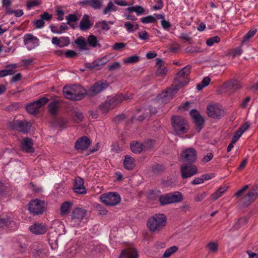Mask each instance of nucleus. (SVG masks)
<instances>
[{
	"mask_svg": "<svg viewBox=\"0 0 258 258\" xmlns=\"http://www.w3.org/2000/svg\"><path fill=\"white\" fill-rule=\"evenodd\" d=\"M191 68V67L190 65H187L176 74L174 80V86L167 89L166 92L167 96L172 97L179 89L183 87L189 82L188 76Z\"/></svg>",
	"mask_w": 258,
	"mask_h": 258,
	"instance_id": "obj_1",
	"label": "nucleus"
},
{
	"mask_svg": "<svg viewBox=\"0 0 258 258\" xmlns=\"http://www.w3.org/2000/svg\"><path fill=\"white\" fill-rule=\"evenodd\" d=\"M62 92L66 98L74 101L80 100L87 96L86 90L81 85L65 86Z\"/></svg>",
	"mask_w": 258,
	"mask_h": 258,
	"instance_id": "obj_2",
	"label": "nucleus"
},
{
	"mask_svg": "<svg viewBox=\"0 0 258 258\" xmlns=\"http://www.w3.org/2000/svg\"><path fill=\"white\" fill-rule=\"evenodd\" d=\"M167 218L163 214H156L149 217L147 221V226L152 233H159L165 227Z\"/></svg>",
	"mask_w": 258,
	"mask_h": 258,
	"instance_id": "obj_3",
	"label": "nucleus"
},
{
	"mask_svg": "<svg viewBox=\"0 0 258 258\" xmlns=\"http://www.w3.org/2000/svg\"><path fill=\"white\" fill-rule=\"evenodd\" d=\"M171 121L172 128L177 135L185 134L189 129L187 121L181 116L172 115Z\"/></svg>",
	"mask_w": 258,
	"mask_h": 258,
	"instance_id": "obj_4",
	"label": "nucleus"
},
{
	"mask_svg": "<svg viewBox=\"0 0 258 258\" xmlns=\"http://www.w3.org/2000/svg\"><path fill=\"white\" fill-rule=\"evenodd\" d=\"M108 87L109 83L106 80H100L86 90V95L89 97H94L106 89Z\"/></svg>",
	"mask_w": 258,
	"mask_h": 258,
	"instance_id": "obj_5",
	"label": "nucleus"
},
{
	"mask_svg": "<svg viewBox=\"0 0 258 258\" xmlns=\"http://www.w3.org/2000/svg\"><path fill=\"white\" fill-rule=\"evenodd\" d=\"M182 200L183 197L180 192L166 194L159 197V202L161 206L178 203Z\"/></svg>",
	"mask_w": 258,
	"mask_h": 258,
	"instance_id": "obj_6",
	"label": "nucleus"
},
{
	"mask_svg": "<svg viewBox=\"0 0 258 258\" xmlns=\"http://www.w3.org/2000/svg\"><path fill=\"white\" fill-rule=\"evenodd\" d=\"M258 198V185H253L243 194V208L248 207Z\"/></svg>",
	"mask_w": 258,
	"mask_h": 258,
	"instance_id": "obj_7",
	"label": "nucleus"
},
{
	"mask_svg": "<svg viewBox=\"0 0 258 258\" xmlns=\"http://www.w3.org/2000/svg\"><path fill=\"white\" fill-rule=\"evenodd\" d=\"M8 127L12 130H15L23 133H27L30 130L31 123L26 120L14 119L7 124Z\"/></svg>",
	"mask_w": 258,
	"mask_h": 258,
	"instance_id": "obj_8",
	"label": "nucleus"
},
{
	"mask_svg": "<svg viewBox=\"0 0 258 258\" xmlns=\"http://www.w3.org/2000/svg\"><path fill=\"white\" fill-rule=\"evenodd\" d=\"M241 87L240 82L236 79L230 80L220 86L217 90L218 94H222L228 91L231 93L239 89Z\"/></svg>",
	"mask_w": 258,
	"mask_h": 258,
	"instance_id": "obj_9",
	"label": "nucleus"
},
{
	"mask_svg": "<svg viewBox=\"0 0 258 258\" xmlns=\"http://www.w3.org/2000/svg\"><path fill=\"white\" fill-rule=\"evenodd\" d=\"M28 209L34 215H41L45 210V202L37 199L32 200L29 203Z\"/></svg>",
	"mask_w": 258,
	"mask_h": 258,
	"instance_id": "obj_10",
	"label": "nucleus"
},
{
	"mask_svg": "<svg viewBox=\"0 0 258 258\" xmlns=\"http://www.w3.org/2000/svg\"><path fill=\"white\" fill-rule=\"evenodd\" d=\"M207 113L209 117L219 119L225 114V111L217 104H210L207 107Z\"/></svg>",
	"mask_w": 258,
	"mask_h": 258,
	"instance_id": "obj_11",
	"label": "nucleus"
},
{
	"mask_svg": "<svg viewBox=\"0 0 258 258\" xmlns=\"http://www.w3.org/2000/svg\"><path fill=\"white\" fill-rule=\"evenodd\" d=\"M101 201L107 206H113L120 202L119 195L115 192H108L101 195L100 197Z\"/></svg>",
	"mask_w": 258,
	"mask_h": 258,
	"instance_id": "obj_12",
	"label": "nucleus"
},
{
	"mask_svg": "<svg viewBox=\"0 0 258 258\" xmlns=\"http://www.w3.org/2000/svg\"><path fill=\"white\" fill-rule=\"evenodd\" d=\"M86 216V211L82 208H76L72 212L71 224L73 227L79 226Z\"/></svg>",
	"mask_w": 258,
	"mask_h": 258,
	"instance_id": "obj_13",
	"label": "nucleus"
},
{
	"mask_svg": "<svg viewBox=\"0 0 258 258\" xmlns=\"http://www.w3.org/2000/svg\"><path fill=\"white\" fill-rule=\"evenodd\" d=\"M49 99L46 97H42L38 100L30 103L26 106V110L30 114H36L39 112L40 107L46 104Z\"/></svg>",
	"mask_w": 258,
	"mask_h": 258,
	"instance_id": "obj_14",
	"label": "nucleus"
},
{
	"mask_svg": "<svg viewBox=\"0 0 258 258\" xmlns=\"http://www.w3.org/2000/svg\"><path fill=\"white\" fill-rule=\"evenodd\" d=\"M180 171L181 177L185 179L195 175L198 172V168L192 163H186L181 166Z\"/></svg>",
	"mask_w": 258,
	"mask_h": 258,
	"instance_id": "obj_15",
	"label": "nucleus"
},
{
	"mask_svg": "<svg viewBox=\"0 0 258 258\" xmlns=\"http://www.w3.org/2000/svg\"><path fill=\"white\" fill-rule=\"evenodd\" d=\"M181 157L184 162L193 163L197 159V153L194 148H189L182 151Z\"/></svg>",
	"mask_w": 258,
	"mask_h": 258,
	"instance_id": "obj_16",
	"label": "nucleus"
},
{
	"mask_svg": "<svg viewBox=\"0 0 258 258\" xmlns=\"http://www.w3.org/2000/svg\"><path fill=\"white\" fill-rule=\"evenodd\" d=\"M33 140L28 137L24 138L20 142V148L21 150L27 153H32L35 149L33 147Z\"/></svg>",
	"mask_w": 258,
	"mask_h": 258,
	"instance_id": "obj_17",
	"label": "nucleus"
},
{
	"mask_svg": "<svg viewBox=\"0 0 258 258\" xmlns=\"http://www.w3.org/2000/svg\"><path fill=\"white\" fill-rule=\"evenodd\" d=\"M73 121L76 123H79L84 119V115L82 111L77 106H70L68 109Z\"/></svg>",
	"mask_w": 258,
	"mask_h": 258,
	"instance_id": "obj_18",
	"label": "nucleus"
},
{
	"mask_svg": "<svg viewBox=\"0 0 258 258\" xmlns=\"http://www.w3.org/2000/svg\"><path fill=\"white\" fill-rule=\"evenodd\" d=\"M190 115L194 120L196 124V129L200 132L203 127L205 123L204 118L200 115V113L196 109H192L190 111Z\"/></svg>",
	"mask_w": 258,
	"mask_h": 258,
	"instance_id": "obj_19",
	"label": "nucleus"
},
{
	"mask_svg": "<svg viewBox=\"0 0 258 258\" xmlns=\"http://www.w3.org/2000/svg\"><path fill=\"white\" fill-rule=\"evenodd\" d=\"M24 43L30 50L38 45V39L32 34H27L24 37Z\"/></svg>",
	"mask_w": 258,
	"mask_h": 258,
	"instance_id": "obj_20",
	"label": "nucleus"
},
{
	"mask_svg": "<svg viewBox=\"0 0 258 258\" xmlns=\"http://www.w3.org/2000/svg\"><path fill=\"white\" fill-rule=\"evenodd\" d=\"M91 144L90 139L87 136H83L79 138L75 143V148L77 150H86Z\"/></svg>",
	"mask_w": 258,
	"mask_h": 258,
	"instance_id": "obj_21",
	"label": "nucleus"
},
{
	"mask_svg": "<svg viewBox=\"0 0 258 258\" xmlns=\"http://www.w3.org/2000/svg\"><path fill=\"white\" fill-rule=\"evenodd\" d=\"M74 191L79 194H85L87 189L84 186L83 179L79 177L75 179V184L73 188Z\"/></svg>",
	"mask_w": 258,
	"mask_h": 258,
	"instance_id": "obj_22",
	"label": "nucleus"
},
{
	"mask_svg": "<svg viewBox=\"0 0 258 258\" xmlns=\"http://www.w3.org/2000/svg\"><path fill=\"white\" fill-rule=\"evenodd\" d=\"M29 229L33 233L36 235H39L44 234L47 231V227L45 224H43L42 223H37L31 226Z\"/></svg>",
	"mask_w": 258,
	"mask_h": 258,
	"instance_id": "obj_23",
	"label": "nucleus"
},
{
	"mask_svg": "<svg viewBox=\"0 0 258 258\" xmlns=\"http://www.w3.org/2000/svg\"><path fill=\"white\" fill-rule=\"evenodd\" d=\"M138 254L137 250L134 248H129L122 250L120 253L119 258H138Z\"/></svg>",
	"mask_w": 258,
	"mask_h": 258,
	"instance_id": "obj_24",
	"label": "nucleus"
},
{
	"mask_svg": "<svg viewBox=\"0 0 258 258\" xmlns=\"http://www.w3.org/2000/svg\"><path fill=\"white\" fill-rule=\"evenodd\" d=\"M89 18L90 16L87 14L83 16L79 25V28L81 31H86L92 26L93 23L90 21Z\"/></svg>",
	"mask_w": 258,
	"mask_h": 258,
	"instance_id": "obj_25",
	"label": "nucleus"
},
{
	"mask_svg": "<svg viewBox=\"0 0 258 258\" xmlns=\"http://www.w3.org/2000/svg\"><path fill=\"white\" fill-rule=\"evenodd\" d=\"M123 165L126 169L131 170L135 167V159L130 155H125L123 161Z\"/></svg>",
	"mask_w": 258,
	"mask_h": 258,
	"instance_id": "obj_26",
	"label": "nucleus"
},
{
	"mask_svg": "<svg viewBox=\"0 0 258 258\" xmlns=\"http://www.w3.org/2000/svg\"><path fill=\"white\" fill-rule=\"evenodd\" d=\"M75 43L77 47L81 50H87L89 48L87 47V43L85 39L83 36L78 37L75 40Z\"/></svg>",
	"mask_w": 258,
	"mask_h": 258,
	"instance_id": "obj_27",
	"label": "nucleus"
},
{
	"mask_svg": "<svg viewBox=\"0 0 258 258\" xmlns=\"http://www.w3.org/2000/svg\"><path fill=\"white\" fill-rule=\"evenodd\" d=\"M122 93L116 94L114 97L109 99V101L113 108L119 105L122 102Z\"/></svg>",
	"mask_w": 258,
	"mask_h": 258,
	"instance_id": "obj_28",
	"label": "nucleus"
},
{
	"mask_svg": "<svg viewBox=\"0 0 258 258\" xmlns=\"http://www.w3.org/2000/svg\"><path fill=\"white\" fill-rule=\"evenodd\" d=\"M68 123L66 118H57L51 122L52 125L56 128H63Z\"/></svg>",
	"mask_w": 258,
	"mask_h": 258,
	"instance_id": "obj_29",
	"label": "nucleus"
},
{
	"mask_svg": "<svg viewBox=\"0 0 258 258\" xmlns=\"http://www.w3.org/2000/svg\"><path fill=\"white\" fill-rule=\"evenodd\" d=\"M87 43V44L91 47L94 48L97 46H99V47L101 46V45L98 43L96 36L94 35H90L88 36Z\"/></svg>",
	"mask_w": 258,
	"mask_h": 258,
	"instance_id": "obj_30",
	"label": "nucleus"
},
{
	"mask_svg": "<svg viewBox=\"0 0 258 258\" xmlns=\"http://www.w3.org/2000/svg\"><path fill=\"white\" fill-rule=\"evenodd\" d=\"M227 188L228 186L219 187L214 193L211 195V199L214 201H216L220 197L225 191L227 190Z\"/></svg>",
	"mask_w": 258,
	"mask_h": 258,
	"instance_id": "obj_31",
	"label": "nucleus"
},
{
	"mask_svg": "<svg viewBox=\"0 0 258 258\" xmlns=\"http://www.w3.org/2000/svg\"><path fill=\"white\" fill-rule=\"evenodd\" d=\"M131 149L133 152L139 154L143 150L142 145L137 142H132Z\"/></svg>",
	"mask_w": 258,
	"mask_h": 258,
	"instance_id": "obj_32",
	"label": "nucleus"
},
{
	"mask_svg": "<svg viewBox=\"0 0 258 258\" xmlns=\"http://www.w3.org/2000/svg\"><path fill=\"white\" fill-rule=\"evenodd\" d=\"M99 108L103 113H106L109 110L113 109L108 100L100 105Z\"/></svg>",
	"mask_w": 258,
	"mask_h": 258,
	"instance_id": "obj_33",
	"label": "nucleus"
},
{
	"mask_svg": "<svg viewBox=\"0 0 258 258\" xmlns=\"http://www.w3.org/2000/svg\"><path fill=\"white\" fill-rule=\"evenodd\" d=\"M211 82V79L208 77H205L201 82L197 86V88L199 91L202 90L204 88L208 86Z\"/></svg>",
	"mask_w": 258,
	"mask_h": 258,
	"instance_id": "obj_34",
	"label": "nucleus"
},
{
	"mask_svg": "<svg viewBox=\"0 0 258 258\" xmlns=\"http://www.w3.org/2000/svg\"><path fill=\"white\" fill-rule=\"evenodd\" d=\"M49 112L52 115H55L58 110L57 102L53 101L50 102L48 105Z\"/></svg>",
	"mask_w": 258,
	"mask_h": 258,
	"instance_id": "obj_35",
	"label": "nucleus"
},
{
	"mask_svg": "<svg viewBox=\"0 0 258 258\" xmlns=\"http://www.w3.org/2000/svg\"><path fill=\"white\" fill-rule=\"evenodd\" d=\"M241 53V49L240 47L234 49H230L228 51V53L226 54V56H232L235 57L239 56Z\"/></svg>",
	"mask_w": 258,
	"mask_h": 258,
	"instance_id": "obj_36",
	"label": "nucleus"
},
{
	"mask_svg": "<svg viewBox=\"0 0 258 258\" xmlns=\"http://www.w3.org/2000/svg\"><path fill=\"white\" fill-rule=\"evenodd\" d=\"M178 247L176 246H173L168 248L165 251L163 255V257L168 258L170 257L173 253L175 252L178 250Z\"/></svg>",
	"mask_w": 258,
	"mask_h": 258,
	"instance_id": "obj_37",
	"label": "nucleus"
},
{
	"mask_svg": "<svg viewBox=\"0 0 258 258\" xmlns=\"http://www.w3.org/2000/svg\"><path fill=\"white\" fill-rule=\"evenodd\" d=\"M109 61L108 58L107 56H105L100 59L95 60L96 63H97V68H96V70H99L101 69V68L106 64Z\"/></svg>",
	"mask_w": 258,
	"mask_h": 258,
	"instance_id": "obj_38",
	"label": "nucleus"
},
{
	"mask_svg": "<svg viewBox=\"0 0 258 258\" xmlns=\"http://www.w3.org/2000/svg\"><path fill=\"white\" fill-rule=\"evenodd\" d=\"M117 8L115 7V6L113 4V3L112 2H110L107 4V5L103 10V14L106 15L110 12H115Z\"/></svg>",
	"mask_w": 258,
	"mask_h": 258,
	"instance_id": "obj_39",
	"label": "nucleus"
},
{
	"mask_svg": "<svg viewBox=\"0 0 258 258\" xmlns=\"http://www.w3.org/2000/svg\"><path fill=\"white\" fill-rule=\"evenodd\" d=\"M206 248L208 249L209 252L216 253L218 250V244L214 242H210L206 246Z\"/></svg>",
	"mask_w": 258,
	"mask_h": 258,
	"instance_id": "obj_40",
	"label": "nucleus"
},
{
	"mask_svg": "<svg viewBox=\"0 0 258 258\" xmlns=\"http://www.w3.org/2000/svg\"><path fill=\"white\" fill-rule=\"evenodd\" d=\"M12 220L10 218L6 217L5 218H0V228H4L8 227L11 224Z\"/></svg>",
	"mask_w": 258,
	"mask_h": 258,
	"instance_id": "obj_41",
	"label": "nucleus"
},
{
	"mask_svg": "<svg viewBox=\"0 0 258 258\" xmlns=\"http://www.w3.org/2000/svg\"><path fill=\"white\" fill-rule=\"evenodd\" d=\"M71 203L70 202H65L63 203L60 206V213L63 215L68 212L71 208Z\"/></svg>",
	"mask_w": 258,
	"mask_h": 258,
	"instance_id": "obj_42",
	"label": "nucleus"
},
{
	"mask_svg": "<svg viewBox=\"0 0 258 258\" xmlns=\"http://www.w3.org/2000/svg\"><path fill=\"white\" fill-rule=\"evenodd\" d=\"M220 41V38L218 36L212 37L208 39L206 41V44L209 46H212L215 43H218Z\"/></svg>",
	"mask_w": 258,
	"mask_h": 258,
	"instance_id": "obj_43",
	"label": "nucleus"
},
{
	"mask_svg": "<svg viewBox=\"0 0 258 258\" xmlns=\"http://www.w3.org/2000/svg\"><path fill=\"white\" fill-rule=\"evenodd\" d=\"M102 6L101 0H91L90 7L95 10H99Z\"/></svg>",
	"mask_w": 258,
	"mask_h": 258,
	"instance_id": "obj_44",
	"label": "nucleus"
},
{
	"mask_svg": "<svg viewBox=\"0 0 258 258\" xmlns=\"http://www.w3.org/2000/svg\"><path fill=\"white\" fill-rule=\"evenodd\" d=\"M141 21L143 23H153L156 22V19L155 17L149 15L145 17H143L141 19Z\"/></svg>",
	"mask_w": 258,
	"mask_h": 258,
	"instance_id": "obj_45",
	"label": "nucleus"
},
{
	"mask_svg": "<svg viewBox=\"0 0 258 258\" xmlns=\"http://www.w3.org/2000/svg\"><path fill=\"white\" fill-rule=\"evenodd\" d=\"M140 58L138 56L133 55L123 59V62L125 63H134L139 61Z\"/></svg>",
	"mask_w": 258,
	"mask_h": 258,
	"instance_id": "obj_46",
	"label": "nucleus"
},
{
	"mask_svg": "<svg viewBox=\"0 0 258 258\" xmlns=\"http://www.w3.org/2000/svg\"><path fill=\"white\" fill-rule=\"evenodd\" d=\"M128 10L131 12H136L138 14H141L144 13V8L140 6H136L134 7H129Z\"/></svg>",
	"mask_w": 258,
	"mask_h": 258,
	"instance_id": "obj_47",
	"label": "nucleus"
},
{
	"mask_svg": "<svg viewBox=\"0 0 258 258\" xmlns=\"http://www.w3.org/2000/svg\"><path fill=\"white\" fill-rule=\"evenodd\" d=\"M2 4L3 7L5 8L6 14L12 13V12L10 11L11 10L10 8L12 4L11 0H3Z\"/></svg>",
	"mask_w": 258,
	"mask_h": 258,
	"instance_id": "obj_48",
	"label": "nucleus"
},
{
	"mask_svg": "<svg viewBox=\"0 0 258 258\" xmlns=\"http://www.w3.org/2000/svg\"><path fill=\"white\" fill-rule=\"evenodd\" d=\"M207 194L206 191H203L202 192H199L197 194L194 198L195 201L199 202L202 201L204 199L206 198Z\"/></svg>",
	"mask_w": 258,
	"mask_h": 258,
	"instance_id": "obj_49",
	"label": "nucleus"
},
{
	"mask_svg": "<svg viewBox=\"0 0 258 258\" xmlns=\"http://www.w3.org/2000/svg\"><path fill=\"white\" fill-rule=\"evenodd\" d=\"M33 254L35 258H38L43 257L45 255V252L44 249H34Z\"/></svg>",
	"mask_w": 258,
	"mask_h": 258,
	"instance_id": "obj_50",
	"label": "nucleus"
},
{
	"mask_svg": "<svg viewBox=\"0 0 258 258\" xmlns=\"http://www.w3.org/2000/svg\"><path fill=\"white\" fill-rule=\"evenodd\" d=\"M41 4V1L33 0L29 1L27 3V7L28 9H30L31 8L38 6Z\"/></svg>",
	"mask_w": 258,
	"mask_h": 258,
	"instance_id": "obj_51",
	"label": "nucleus"
},
{
	"mask_svg": "<svg viewBox=\"0 0 258 258\" xmlns=\"http://www.w3.org/2000/svg\"><path fill=\"white\" fill-rule=\"evenodd\" d=\"M242 135V125L240 126L235 135L232 137L231 142L235 143Z\"/></svg>",
	"mask_w": 258,
	"mask_h": 258,
	"instance_id": "obj_52",
	"label": "nucleus"
},
{
	"mask_svg": "<svg viewBox=\"0 0 258 258\" xmlns=\"http://www.w3.org/2000/svg\"><path fill=\"white\" fill-rule=\"evenodd\" d=\"M67 20V24H70V23L76 22L78 20V18L75 14H69L66 17Z\"/></svg>",
	"mask_w": 258,
	"mask_h": 258,
	"instance_id": "obj_53",
	"label": "nucleus"
},
{
	"mask_svg": "<svg viewBox=\"0 0 258 258\" xmlns=\"http://www.w3.org/2000/svg\"><path fill=\"white\" fill-rule=\"evenodd\" d=\"M256 31V30H250L245 36L244 39H243V43L244 42L248 41L249 40L254 36L255 34Z\"/></svg>",
	"mask_w": 258,
	"mask_h": 258,
	"instance_id": "obj_54",
	"label": "nucleus"
},
{
	"mask_svg": "<svg viewBox=\"0 0 258 258\" xmlns=\"http://www.w3.org/2000/svg\"><path fill=\"white\" fill-rule=\"evenodd\" d=\"M163 169H164V168H163V166L159 164H156L155 165H154L152 167V171L155 174L159 173L160 172L163 171Z\"/></svg>",
	"mask_w": 258,
	"mask_h": 258,
	"instance_id": "obj_55",
	"label": "nucleus"
},
{
	"mask_svg": "<svg viewBox=\"0 0 258 258\" xmlns=\"http://www.w3.org/2000/svg\"><path fill=\"white\" fill-rule=\"evenodd\" d=\"M120 67V63L119 62H115L108 66V70L110 71H113L119 69Z\"/></svg>",
	"mask_w": 258,
	"mask_h": 258,
	"instance_id": "obj_56",
	"label": "nucleus"
},
{
	"mask_svg": "<svg viewBox=\"0 0 258 258\" xmlns=\"http://www.w3.org/2000/svg\"><path fill=\"white\" fill-rule=\"evenodd\" d=\"M60 47H63L64 46H68L70 43V40L68 37H60Z\"/></svg>",
	"mask_w": 258,
	"mask_h": 258,
	"instance_id": "obj_57",
	"label": "nucleus"
},
{
	"mask_svg": "<svg viewBox=\"0 0 258 258\" xmlns=\"http://www.w3.org/2000/svg\"><path fill=\"white\" fill-rule=\"evenodd\" d=\"M14 74V71L12 69H7L0 71V77H4L8 75Z\"/></svg>",
	"mask_w": 258,
	"mask_h": 258,
	"instance_id": "obj_58",
	"label": "nucleus"
},
{
	"mask_svg": "<svg viewBox=\"0 0 258 258\" xmlns=\"http://www.w3.org/2000/svg\"><path fill=\"white\" fill-rule=\"evenodd\" d=\"M40 18L44 21V20L49 21L52 18V15L48 12H44L40 15Z\"/></svg>",
	"mask_w": 258,
	"mask_h": 258,
	"instance_id": "obj_59",
	"label": "nucleus"
},
{
	"mask_svg": "<svg viewBox=\"0 0 258 258\" xmlns=\"http://www.w3.org/2000/svg\"><path fill=\"white\" fill-rule=\"evenodd\" d=\"M65 55L67 58H74L77 56V53L74 50H68L65 52Z\"/></svg>",
	"mask_w": 258,
	"mask_h": 258,
	"instance_id": "obj_60",
	"label": "nucleus"
},
{
	"mask_svg": "<svg viewBox=\"0 0 258 258\" xmlns=\"http://www.w3.org/2000/svg\"><path fill=\"white\" fill-rule=\"evenodd\" d=\"M95 207L99 212L100 215H104L107 213V211L106 209L102 207L100 204H95Z\"/></svg>",
	"mask_w": 258,
	"mask_h": 258,
	"instance_id": "obj_61",
	"label": "nucleus"
},
{
	"mask_svg": "<svg viewBox=\"0 0 258 258\" xmlns=\"http://www.w3.org/2000/svg\"><path fill=\"white\" fill-rule=\"evenodd\" d=\"M44 24V21H43L41 18L34 22V25L35 26V28L37 29L43 27Z\"/></svg>",
	"mask_w": 258,
	"mask_h": 258,
	"instance_id": "obj_62",
	"label": "nucleus"
},
{
	"mask_svg": "<svg viewBox=\"0 0 258 258\" xmlns=\"http://www.w3.org/2000/svg\"><path fill=\"white\" fill-rule=\"evenodd\" d=\"M167 72V69L166 67L158 68L156 71V74L158 76L165 75Z\"/></svg>",
	"mask_w": 258,
	"mask_h": 258,
	"instance_id": "obj_63",
	"label": "nucleus"
},
{
	"mask_svg": "<svg viewBox=\"0 0 258 258\" xmlns=\"http://www.w3.org/2000/svg\"><path fill=\"white\" fill-rule=\"evenodd\" d=\"M95 60H94L92 63H86L85 64V66L86 68L89 69L90 70H93L95 69L96 70V68H97V63H96Z\"/></svg>",
	"mask_w": 258,
	"mask_h": 258,
	"instance_id": "obj_64",
	"label": "nucleus"
}]
</instances>
